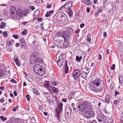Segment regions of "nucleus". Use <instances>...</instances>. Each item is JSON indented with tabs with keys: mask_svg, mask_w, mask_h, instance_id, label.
I'll use <instances>...</instances> for the list:
<instances>
[{
	"mask_svg": "<svg viewBox=\"0 0 123 123\" xmlns=\"http://www.w3.org/2000/svg\"><path fill=\"white\" fill-rule=\"evenodd\" d=\"M104 83L101 79H96L91 83L90 88L92 91L95 92H99L103 90Z\"/></svg>",
	"mask_w": 123,
	"mask_h": 123,
	"instance_id": "f257e3e1",
	"label": "nucleus"
},
{
	"mask_svg": "<svg viewBox=\"0 0 123 123\" xmlns=\"http://www.w3.org/2000/svg\"><path fill=\"white\" fill-rule=\"evenodd\" d=\"M38 53L35 52L32 54V56L30 58V62L32 64L36 63H42L43 61L41 58L38 57L37 56Z\"/></svg>",
	"mask_w": 123,
	"mask_h": 123,
	"instance_id": "f03ea898",
	"label": "nucleus"
},
{
	"mask_svg": "<svg viewBox=\"0 0 123 123\" xmlns=\"http://www.w3.org/2000/svg\"><path fill=\"white\" fill-rule=\"evenodd\" d=\"M91 105L90 103L85 102L83 103L79 104L78 106L79 110L81 111H84L91 108Z\"/></svg>",
	"mask_w": 123,
	"mask_h": 123,
	"instance_id": "7ed1b4c3",
	"label": "nucleus"
},
{
	"mask_svg": "<svg viewBox=\"0 0 123 123\" xmlns=\"http://www.w3.org/2000/svg\"><path fill=\"white\" fill-rule=\"evenodd\" d=\"M43 67L41 65L39 64L35 65L33 67L34 71L37 74L40 75H42L45 73V72L43 70Z\"/></svg>",
	"mask_w": 123,
	"mask_h": 123,
	"instance_id": "20e7f679",
	"label": "nucleus"
},
{
	"mask_svg": "<svg viewBox=\"0 0 123 123\" xmlns=\"http://www.w3.org/2000/svg\"><path fill=\"white\" fill-rule=\"evenodd\" d=\"M10 12L11 13L17 12L18 14L19 17H22V14L21 12V10L20 9H18L17 10L16 8L14 6H11Z\"/></svg>",
	"mask_w": 123,
	"mask_h": 123,
	"instance_id": "39448f33",
	"label": "nucleus"
},
{
	"mask_svg": "<svg viewBox=\"0 0 123 123\" xmlns=\"http://www.w3.org/2000/svg\"><path fill=\"white\" fill-rule=\"evenodd\" d=\"M80 71L78 69H74L73 73V76L75 79L77 80L79 79L80 76Z\"/></svg>",
	"mask_w": 123,
	"mask_h": 123,
	"instance_id": "423d86ee",
	"label": "nucleus"
},
{
	"mask_svg": "<svg viewBox=\"0 0 123 123\" xmlns=\"http://www.w3.org/2000/svg\"><path fill=\"white\" fill-rule=\"evenodd\" d=\"M57 105L55 108V111L62 112L63 110V104L60 102L57 103Z\"/></svg>",
	"mask_w": 123,
	"mask_h": 123,
	"instance_id": "0eeeda50",
	"label": "nucleus"
},
{
	"mask_svg": "<svg viewBox=\"0 0 123 123\" xmlns=\"http://www.w3.org/2000/svg\"><path fill=\"white\" fill-rule=\"evenodd\" d=\"M94 114V112L93 111H89L85 113V116L86 117L90 118L93 117Z\"/></svg>",
	"mask_w": 123,
	"mask_h": 123,
	"instance_id": "6e6552de",
	"label": "nucleus"
},
{
	"mask_svg": "<svg viewBox=\"0 0 123 123\" xmlns=\"http://www.w3.org/2000/svg\"><path fill=\"white\" fill-rule=\"evenodd\" d=\"M62 56V55H60L59 56L58 61L57 62V64L59 67H61L62 66L64 60L63 58H62L61 57Z\"/></svg>",
	"mask_w": 123,
	"mask_h": 123,
	"instance_id": "1a4fd4ad",
	"label": "nucleus"
},
{
	"mask_svg": "<svg viewBox=\"0 0 123 123\" xmlns=\"http://www.w3.org/2000/svg\"><path fill=\"white\" fill-rule=\"evenodd\" d=\"M59 18L58 21L60 22L62 24L64 25L66 23L65 17L63 15H61Z\"/></svg>",
	"mask_w": 123,
	"mask_h": 123,
	"instance_id": "9d476101",
	"label": "nucleus"
},
{
	"mask_svg": "<svg viewBox=\"0 0 123 123\" xmlns=\"http://www.w3.org/2000/svg\"><path fill=\"white\" fill-rule=\"evenodd\" d=\"M50 82L49 81H46L44 84V86L49 90H50L51 89H52V87L50 85Z\"/></svg>",
	"mask_w": 123,
	"mask_h": 123,
	"instance_id": "9b49d317",
	"label": "nucleus"
},
{
	"mask_svg": "<svg viewBox=\"0 0 123 123\" xmlns=\"http://www.w3.org/2000/svg\"><path fill=\"white\" fill-rule=\"evenodd\" d=\"M70 35L69 33L66 31L64 32L63 33V37L64 39L67 40L69 39V37L70 36Z\"/></svg>",
	"mask_w": 123,
	"mask_h": 123,
	"instance_id": "f8f14e48",
	"label": "nucleus"
},
{
	"mask_svg": "<svg viewBox=\"0 0 123 123\" xmlns=\"http://www.w3.org/2000/svg\"><path fill=\"white\" fill-rule=\"evenodd\" d=\"M18 14L17 12H12L11 13V16L13 19H17L18 18Z\"/></svg>",
	"mask_w": 123,
	"mask_h": 123,
	"instance_id": "ddd939ff",
	"label": "nucleus"
},
{
	"mask_svg": "<svg viewBox=\"0 0 123 123\" xmlns=\"http://www.w3.org/2000/svg\"><path fill=\"white\" fill-rule=\"evenodd\" d=\"M65 6L67 8V9H69V8H71L72 6V3L71 1H68L64 5V6Z\"/></svg>",
	"mask_w": 123,
	"mask_h": 123,
	"instance_id": "4468645a",
	"label": "nucleus"
},
{
	"mask_svg": "<svg viewBox=\"0 0 123 123\" xmlns=\"http://www.w3.org/2000/svg\"><path fill=\"white\" fill-rule=\"evenodd\" d=\"M55 117H57L59 121L60 120V117H61L60 113L62 112L59 111H55Z\"/></svg>",
	"mask_w": 123,
	"mask_h": 123,
	"instance_id": "2eb2a0df",
	"label": "nucleus"
},
{
	"mask_svg": "<svg viewBox=\"0 0 123 123\" xmlns=\"http://www.w3.org/2000/svg\"><path fill=\"white\" fill-rule=\"evenodd\" d=\"M98 119L100 122H103L106 119L105 117L103 116H98Z\"/></svg>",
	"mask_w": 123,
	"mask_h": 123,
	"instance_id": "dca6fc26",
	"label": "nucleus"
},
{
	"mask_svg": "<svg viewBox=\"0 0 123 123\" xmlns=\"http://www.w3.org/2000/svg\"><path fill=\"white\" fill-rule=\"evenodd\" d=\"M65 73L66 74L68 73V67L67 64V61H66L64 65Z\"/></svg>",
	"mask_w": 123,
	"mask_h": 123,
	"instance_id": "f3484780",
	"label": "nucleus"
},
{
	"mask_svg": "<svg viewBox=\"0 0 123 123\" xmlns=\"http://www.w3.org/2000/svg\"><path fill=\"white\" fill-rule=\"evenodd\" d=\"M13 60L15 62L16 65L18 66H19L20 65V64L19 62V61L18 59V58L17 56H15L13 58Z\"/></svg>",
	"mask_w": 123,
	"mask_h": 123,
	"instance_id": "a211bd4d",
	"label": "nucleus"
},
{
	"mask_svg": "<svg viewBox=\"0 0 123 123\" xmlns=\"http://www.w3.org/2000/svg\"><path fill=\"white\" fill-rule=\"evenodd\" d=\"M69 43L67 40H65L63 44V48H67L68 45Z\"/></svg>",
	"mask_w": 123,
	"mask_h": 123,
	"instance_id": "6ab92c4d",
	"label": "nucleus"
},
{
	"mask_svg": "<svg viewBox=\"0 0 123 123\" xmlns=\"http://www.w3.org/2000/svg\"><path fill=\"white\" fill-rule=\"evenodd\" d=\"M20 43L21 45V47H26V44L24 38H22L20 39Z\"/></svg>",
	"mask_w": 123,
	"mask_h": 123,
	"instance_id": "aec40b11",
	"label": "nucleus"
},
{
	"mask_svg": "<svg viewBox=\"0 0 123 123\" xmlns=\"http://www.w3.org/2000/svg\"><path fill=\"white\" fill-rule=\"evenodd\" d=\"M80 75L81 76V77L84 79H85L87 77V75H88L87 73L85 72L84 71L80 73Z\"/></svg>",
	"mask_w": 123,
	"mask_h": 123,
	"instance_id": "412c9836",
	"label": "nucleus"
},
{
	"mask_svg": "<svg viewBox=\"0 0 123 123\" xmlns=\"http://www.w3.org/2000/svg\"><path fill=\"white\" fill-rule=\"evenodd\" d=\"M117 43L120 49L123 50V44L120 41L118 40L117 41Z\"/></svg>",
	"mask_w": 123,
	"mask_h": 123,
	"instance_id": "4be33fe9",
	"label": "nucleus"
},
{
	"mask_svg": "<svg viewBox=\"0 0 123 123\" xmlns=\"http://www.w3.org/2000/svg\"><path fill=\"white\" fill-rule=\"evenodd\" d=\"M111 97L109 95H107L105 96V102L108 103L110 100Z\"/></svg>",
	"mask_w": 123,
	"mask_h": 123,
	"instance_id": "5701e85b",
	"label": "nucleus"
},
{
	"mask_svg": "<svg viewBox=\"0 0 123 123\" xmlns=\"http://www.w3.org/2000/svg\"><path fill=\"white\" fill-rule=\"evenodd\" d=\"M14 42V41L13 40H11L10 41H7L6 43L7 44L6 46V47L7 48V45L8 46L12 45L13 43Z\"/></svg>",
	"mask_w": 123,
	"mask_h": 123,
	"instance_id": "b1692460",
	"label": "nucleus"
},
{
	"mask_svg": "<svg viewBox=\"0 0 123 123\" xmlns=\"http://www.w3.org/2000/svg\"><path fill=\"white\" fill-rule=\"evenodd\" d=\"M118 79L119 83L120 84L122 85H123V77L121 76H120L118 77Z\"/></svg>",
	"mask_w": 123,
	"mask_h": 123,
	"instance_id": "393cba45",
	"label": "nucleus"
},
{
	"mask_svg": "<svg viewBox=\"0 0 123 123\" xmlns=\"http://www.w3.org/2000/svg\"><path fill=\"white\" fill-rule=\"evenodd\" d=\"M63 43L62 41L61 42V41H60L58 42V46H57V47H59L61 48H63Z\"/></svg>",
	"mask_w": 123,
	"mask_h": 123,
	"instance_id": "a878e982",
	"label": "nucleus"
},
{
	"mask_svg": "<svg viewBox=\"0 0 123 123\" xmlns=\"http://www.w3.org/2000/svg\"><path fill=\"white\" fill-rule=\"evenodd\" d=\"M68 10L69 11L68 13V16L69 17H71L73 15L72 10L71 8H69Z\"/></svg>",
	"mask_w": 123,
	"mask_h": 123,
	"instance_id": "bb28decb",
	"label": "nucleus"
},
{
	"mask_svg": "<svg viewBox=\"0 0 123 123\" xmlns=\"http://www.w3.org/2000/svg\"><path fill=\"white\" fill-rule=\"evenodd\" d=\"M65 114L67 115H68L71 113V110L69 108H66L65 110Z\"/></svg>",
	"mask_w": 123,
	"mask_h": 123,
	"instance_id": "cd10ccee",
	"label": "nucleus"
},
{
	"mask_svg": "<svg viewBox=\"0 0 123 123\" xmlns=\"http://www.w3.org/2000/svg\"><path fill=\"white\" fill-rule=\"evenodd\" d=\"M67 32H68L69 33L70 35L73 32V30L71 28H68L67 29Z\"/></svg>",
	"mask_w": 123,
	"mask_h": 123,
	"instance_id": "c85d7f7f",
	"label": "nucleus"
},
{
	"mask_svg": "<svg viewBox=\"0 0 123 123\" xmlns=\"http://www.w3.org/2000/svg\"><path fill=\"white\" fill-rule=\"evenodd\" d=\"M6 25V24L4 22H2L0 25V28H4Z\"/></svg>",
	"mask_w": 123,
	"mask_h": 123,
	"instance_id": "c756f323",
	"label": "nucleus"
},
{
	"mask_svg": "<svg viewBox=\"0 0 123 123\" xmlns=\"http://www.w3.org/2000/svg\"><path fill=\"white\" fill-rule=\"evenodd\" d=\"M51 84L53 86H56L57 85L58 83L55 82V80H52L51 81Z\"/></svg>",
	"mask_w": 123,
	"mask_h": 123,
	"instance_id": "7c9ffc66",
	"label": "nucleus"
},
{
	"mask_svg": "<svg viewBox=\"0 0 123 123\" xmlns=\"http://www.w3.org/2000/svg\"><path fill=\"white\" fill-rule=\"evenodd\" d=\"M82 57L80 56L79 57L78 56H76V61H78L79 62L80 61L81 59H82Z\"/></svg>",
	"mask_w": 123,
	"mask_h": 123,
	"instance_id": "2f4dec72",
	"label": "nucleus"
},
{
	"mask_svg": "<svg viewBox=\"0 0 123 123\" xmlns=\"http://www.w3.org/2000/svg\"><path fill=\"white\" fill-rule=\"evenodd\" d=\"M52 90L53 91V92L54 93H57L58 92V89L54 87H52Z\"/></svg>",
	"mask_w": 123,
	"mask_h": 123,
	"instance_id": "473e14b6",
	"label": "nucleus"
},
{
	"mask_svg": "<svg viewBox=\"0 0 123 123\" xmlns=\"http://www.w3.org/2000/svg\"><path fill=\"white\" fill-rule=\"evenodd\" d=\"M2 35L4 37H7L8 36V35L7 31H4L2 33Z\"/></svg>",
	"mask_w": 123,
	"mask_h": 123,
	"instance_id": "72a5a7b5",
	"label": "nucleus"
},
{
	"mask_svg": "<svg viewBox=\"0 0 123 123\" xmlns=\"http://www.w3.org/2000/svg\"><path fill=\"white\" fill-rule=\"evenodd\" d=\"M33 92L35 94L37 95V94L38 93V91L37 90L36 88H33Z\"/></svg>",
	"mask_w": 123,
	"mask_h": 123,
	"instance_id": "f704fd0d",
	"label": "nucleus"
},
{
	"mask_svg": "<svg viewBox=\"0 0 123 123\" xmlns=\"http://www.w3.org/2000/svg\"><path fill=\"white\" fill-rule=\"evenodd\" d=\"M63 33L62 32L59 31L56 34V35L58 36H61L63 37Z\"/></svg>",
	"mask_w": 123,
	"mask_h": 123,
	"instance_id": "c9c22d12",
	"label": "nucleus"
},
{
	"mask_svg": "<svg viewBox=\"0 0 123 123\" xmlns=\"http://www.w3.org/2000/svg\"><path fill=\"white\" fill-rule=\"evenodd\" d=\"M67 9V8L66 7V6H64V5L62 7H61L59 10H61L62 11H63L66 9Z\"/></svg>",
	"mask_w": 123,
	"mask_h": 123,
	"instance_id": "e433bc0d",
	"label": "nucleus"
},
{
	"mask_svg": "<svg viewBox=\"0 0 123 123\" xmlns=\"http://www.w3.org/2000/svg\"><path fill=\"white\" fill-rule=\"evenodd\" d=\"M113 120L111 118H108L107 120L108 123H113Z\"/></svg>",
	"mask_w": 123,
	"mask_h": 123,
	"instance_id": "4c0bfd02",
	"label": "nucleus"
},
{
	"mask_svg": "<svg viewBox=\"0 0 123 123\" xmlns=\"http://www.w3.org/2000/svg\"><path fill=\"white\" fill-rule=\"evenodd\" d=\"M0 118L2 120L4 121L6 120L7 119V118L6 117H5L3 116H2L0 117Z\"/></svg>",
	"mask_w": 123,
	"mask_h": 123,
	"instance_id": "58836bf2",
	"label": "nucleus"
},
{
	"mask_svg": "<svg viewBox=\"0 0 123 123\" xmlns=\"http://www.w3.org/2000/svg\"><path fill=\"white\" fill-rule=\"evenodd\" d=\"M27 32V30L26 29H25L24 31L22 32V34L23 35H26Z\"/></svg>",
	"mask_w": 123,
	"mask_h": 123,
	"instance_id": "ea45409f",
	"label": "nucleus"
},
{
	"mask_svg": "<svg viewBox=\"0 0 123 123\" xmlns=\"http://www.w3.org/2000/svg\"><path fill=\"white\" fill-rule=\"evenodd\" d=\"M114 93H115V95H114L115 96V97H116L117 95H119V92L118 91H117V90H116L115 92Z\"/></svg>",
	"mask_w": 123,
	"mask_h": 123,
	"instance_id": "a19ab883",
	"label": "nucleus"
},
{
	"mask_svg": "<svg viewBox=\"0 0 123 123\" xmlns=\"http://www.w3.org/2000/svg\"><path fill=\"white\" fill-rule=\"evenodd\" d=\"M115 65L113 64L112 65V67H110V68L111 70H113L115 69Z\"/></svg>",
	"mask_w": 123,
	"mask_h": 123,
	"instance_id": "79ce46f5",
	"label": "nucleus"
},
{
	"mask_svg": "<svg viewBox=\"0 0 123 123\" xmlns=\"http://www.w3.org/2000/svg\"><path fill=\"white\" fill-rule=\"evenodd\" d=\"M18 105H16V107H14V108L12 109V111H16V109H18Z\"/></svg>",
	"mask_w": 123,
	"mask_h": 123,
	"instance_id": "37998d69",
	"label": "nucleus"
},
{
	"mask_svg": "<svg viewBox=\"0 0 123 123\" xmlns=\"http://www.w3.org/2000/svg\"><path fill=\"white\" fill-rule=\"evenodd\" d=\"M104 102V101H103V100H101L100 102H99L98 104V107H99L101 104L102 103V102Z\"/></svg>",
	"mask_w": 123,
	"mask_h": 123,
	"instance_id": "c03bdc74",
	"label": "nucleus"
},
{
	"mask_svg": "<svg viewBox=\"0 0 123 123\" xmlns=\"http://www.w3.org/2000/svg\"><path fill=\"white\" fill-rule=\"evenodd\" d=\"M13 37L16 39H17L18 38V36L17 35H13Z\"/></svg>",
	"mask_w": 123,
	"mask_h": 123,
	"instance_id": "a18cd8bd",
	"label": "nucleus"
},
{
	"mask_svg": "<svg viewBox=\"0 0 123 123\" xmlns=\"http://www.w3.org/2000/svg\"><path fill=\"white\" fill-rule=\"evenodd\" d=\"M37 20L39 22H42V18H37Z\"/></svg>",
	"mask_w": 123,
	"mask_h": 123,
	"instance_id": "49530a36",
	"label": "nucleus"
},
{
	"mask_svg": "<svg viewBox=\"0 0 123 123\" xmlns=\"http://www.w3.org/2000/svg\"><path fill=\"white\" fill-rule=\"evenodd\" d=\"M30 95H26V98L28 101H29L30 100Z\"/></svg>",
	"mask_w": 123,
	"mask_h": 123,
	"instance_id": "de8ad7c7",
	"label": "nucleus"
},
{
	"mask_svg": "<svg viewBox=\"0 0 123 123\" xmlns=\"http://www.w3.org/2000/svg\"><path fill=\"white\" fill-rule=\"evenodd\" d=\"M11 82H13L14 83H16V81L13 79H12L11 80Z\"/></svg>",
	"mask_w": 123,
	"mask_h": 123,
	"instance_id": "09e8293b",
	"label": "nucleus"
},
{
	"mask_svg": "<svg viewBox=\"0 0 123 123\" xmlns=\"http://www.w3.org/2000/svg\"><path fill=\"white\" fill-rule=\"evenodd\" d=\"M89 123H97L96 121L94 120L89 121Z\"/></svg>",
	"mask_w": 123,
	"mask_h": 123,
	"instance_id": "8fccbe9b",
	"label": "nucleus"
},
{
	"mask_svg": "<svg viewBox=\"0 0 123 123\" xmlns=\"http://www.w3.org/2000/svg\"><path fill=\"white\" fill-rule=\"evenodd\" d=\"M119 102V101L118 100H115L114 101V104L115 105L117 104Z\"/></svg>",
	"mask_w": 123,
	"mask_h": 123,
	"instance_id": "3c124183",
	"label": "nucleus"
},
{
	"mask_svg": "<svg viewBox=\"0 0 123 123\" xmlns=\"http://www.w3.org/2000/svg\"><path fill=\"white\" fill-rule=\"evenodd\" d=\"M30 8L32 10H34L35 9V7L34 6H30Z\"/></svg>",
	"mask_w": 123,
	"mask_h": 123,
	"instance_id": "603ef678",
	"label": "nucleus"
},
{
	"mask_svg": "<svg viewBox=\"0 0 123 123\" xmlns=\"http://www.w3.org/2000/svg\"><path fill=\"white\" fill-rule=\"evenodd\" d=\"M62 101L63 102H67V100L65 98H63L62 99Z\"/></svg>",
	"mask_w": 123,
	"mask_h": 123,
	"instance_id": "864d4df0",
	"label": "nucleus"
},
{
	"mask_svg": "<svg viewBox=\"0 0 123 123\" xmlns=\"http://www.w3.org/2000/svg\"><path fill=\"white\" fill-rule=\"evenodd\" d=\"M101 12L99 11V10H98L97 12L95 13V14L96 16H97L98 14L99 13Z\"/></svg>",
	"mask_w": 123,
	"mask_h": 123,
	"instance_id": "5fc2aeb1",
	"label": "nucleus"
},
{
	"mask_svg": "<svg viewBox=\"0 0 123 123\" xmlns=\"http://www.w3.org/2000/svg\"><path fill=\"white\" fill-rule=\"evenodd\" d=\"M102 56L100 54H99L98 55V59L99 60H101V59Z\"/></svg>",
	"mask_w": 123,
	"mask_h": 123,
	"instance_id": "6e6d98bb",
	"label": "nucleus"
},
{
	"mask_svg": "<svg viewBox=\"0 0 123 123\" xmlns=\"http://www.w3.org/2000/svg\"><path fill=\"white\" fill-rule=\"evenodd\" d=\"M50 15L49 14V13H48V12H47L45 15V16L46 17H49Z\"/></svg>",
	"mask_w": 123,
	"mask_h": 123,
	"instance_id": "4d7b16f0",
	"label": "nucleus"
},
{
	"mask_svg": "<svg viewBox=\"0 0 123 123\" xmlns=\"http://www.w3.org/2000/svg\"><path fill=\"white\" fill-rule=\"evenodd\" d=\"M74 92H71L70 94H69L71 96H73L74 94Z\"/></svg>",
	"mask_w": 123,
	"mask_h": 123,
	"instance_id": "13d9d810",
	"label": "nucleus"
},
{
	"mask_svg": "<svg viewBox=\"0 0 123 123\" xmlns=\"http://www.w3.org/2000/svg\"><path fill=\"white\" fill-rule=\"evenodd\" d=\"M85 25V24H84L82 23L80 25V27L81 28H83L84 26Z\"/></svg>",
	"mask_w": 123,
	"mask_h": 123,
	"instance_id": "bf43d9fd",
	"label": "nucleus"
},
{
	"mask_svg": "<svg viewBox=\"0 0 123 123\" xmlns=\"http://www.w3.org/2000/svg\"><path fill=\"white\" fill-rule=\"evenodd\" d=\"M107 36V33L105 32H104V33L103 36L104 37H106Z\"/></svg>",
	"mask_w": 123,
	"mask_h": 123,
	"instance_id": "052dcab7",
	"label": "nucleus"
},
{
	"mask_svg": "<svg viewBox=\"0 0 123 123\" xmlns=\"http://www.w3.org/2000/svg\"><path fill=\"white\" fill-rule=\"evenodd\" d=\"M68 99L70 100H71L72 98V97L71 95H69L68 97Z\"/></svg>",
	"mask_w": 123,
	"mask_h": 123,
	"instance_id": "680f3d73",
	"label": "nucleus"
},
{
	"mask_svg": "<svg viewBox=\"0 0 123 123\" xmlns=\"http://www.w3.org/2000/svg\"><path fill=\"white\" fill-rule=\"evenodd\" d=\"M80 30V29H78L77 30L75 31V32L76 33L78 34Z\"/></svg>",
	"mask_w": 123,
	"mask_h": 123,
	"instance_id": "e2e57ef3",
	"label": "nucleus"
},
{
	"mask_svg": "<svg viewBox=\"0 0 123 123\" xmlns=\"http://www.w3.org/2000/svg\"><path fill=\"white\" fill-rule=\"evenodd\" d=\"M54 101H51L50 100V104L51 105H53L54 104Z\"/></svg>",
	"mask_w": 123,
	"mask_h": 123,
	"instance_id": "0e129e2a",
	"label": "nucleus"
},
{
	"mask_svg": "<svg viewBox=\"0 0 123 123\" xmlns=\"http://www.w3.org/2000/svg\"><path fill=\"white\" fill-rule=\"evenodd\" d=\"M43 25H44V23H41L40 25L41 26H42V27L41 28V29L43 30L44 29V27L43 26Z\"/></svg>",
	"mask_w": 123,
	"mask_h": 123,
	"instance_id": "69168bd1",
	"label": "nucleus"
},
{
	"mask_svg": "<svg viewBox=\"0 0 123 123\" xmlns=\"http://www.w3.org/2000/svg\"><path fill=\"white\" fill-rule=\"evenodd\" d=\"M51 6L50 4H47V8H49L51 7Z\"/></svg>",
	"mask_w": 123,
	"mask_h": 123,
	"instance_id": "338daca9",
	"label": "nucleus"
},
{
	"mask_svg": "<svg viewBox=\"0 0 123 123\" xmlns=\"http://www.w3.org/2000/svg\"><path fill=\"white\" fill-rule=\"evenodd\" d=\"M54 12L53 11H49L48 13H49V14L50 15L52 13Z\"/></svg>",
	"mask_w": 123,
	"mask_h": 123,
	"instance_id": "774afa93",
	"label": "nucleus"
}]
</instances>
